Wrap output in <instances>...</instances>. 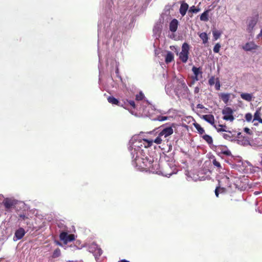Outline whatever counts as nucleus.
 Instances as JSON below:
<instances>
[{
    "label": "nucleus",
    "instance_id": "obj_5",
    "mask_svg": "<svg viewBox=\"0 0 262 262\" xmlns=\"http://www.w3.org/2000/svg\"><path fill=\"white\" fill-rule=\"evenodd\" d=\"M61 241L65 244L71 242L75 240V235L74 234H68L66 231H61L59 235Z\"/></svg>",
    "mask_w": 262,
    "mask_h": 262
},
{
    "label": "nucleus",
    "instance_id": "obj_40",
    "mask_svg": "<svg viewBox=\"0 0 262 262\" xmlns=\"http://www.w3.org/2000/svg\"><path fill=\"white\" fill-rule=\"evenodd\" d=\"M212 163H213V165L214 166H216V167H217V168H222L221 164L219 162L217 161L216 160V159H214L212 161Z\"/></svg>",
    "mask_w": 262,
    "mask_h": 262
},
{
    "label": "nucleus",
    "instance_id": "obj_8",
    "mask_svg": "<svg viewBox=\"0 0 262 262\" xmlns=\"http://www.w3.org/2000/svg\"><path fill=\"white\" fill-rule=\"evenodd\" d=\"M89 251L94 253L95 257L100 256L102 253V250L95 244H93L89 248Z\"/></svg>",
    "mask_w": 262,
    "mask_h": 262
},
{
    "label": "nucleus",
    "instance_id": "obj_28",
    "mask_svg": "<svg viewBox=\"0 0 262 262\" xmlns=\"http://www.w3.org/2000/svg\"><path fill=\"white\" fill-rule=\"evenodd\" d=\"M259 118H261L260 111V110H257L254 114L253 122L258 120Z\"/></svg>",
    "mask_w": 262,
    "mask_h": 262
},
{
    "label": "nucleus",
    "instance_id": "obj_42",
    "mask_svg": "<svg viewBox=\"0 0 262 262\" xmlns=\"http://www.w3.org/2000/svg\"><path fill=\"white\" fill-rule=\"evenodd\" d=\"M208 83L210 85H213L214 84H215L214 77L212 76L211 78H210V79L208 80Z\"/></svg>",
    "mask_w": 262,
    "mask_h": 262
},
{
    "label": "nucleus",
    "instance_id": "obj_46",
    "mask_svg": "<svg viewBox=\"0 0 262 262\" xmlns=\"http://www.w3.org/2000/svg\"><path fill=\"white\" fill-rule=\"evenodd\" d=\"M115 72H116V74L117 77H119L120 80H121L122 79L121 77L119 74V69H118V67L116 68Z\"/></svg>",
    "mask_w": 262,
    "mask_h": 262
},
{
    "label": "nucleus",
    "instance_id": "obj_55",
    "mask_svg": "<svg viewBox=\"0 0 262 262\" xmlns=\"http://www.w3.org/2000/svg\"><path fill=\"white\" fill-rule=\"evenodd\" d=\"M3 199V195H0V200H2Z\"/></svg>",
    "mask_w": 262,
    "mask_h": 262
},
{
    "label": "nucleus",
    "instance_id": "obj_9",
    "mask_svg": "<svg viewBox=\"0 0 262 262\" xmlns=\"http://www.w3.org/2000/svg\"><path fill=\"white\" fill-rule=\"evenodd\" d=\"M192 71L194 74V77H193V80L199 81L202 78V72L201 68L193 67L192 68Z\"/></svg>",
    "mask_w": 262,
    "mask_h": 262
},
{
    "label": "nucleus",
    "instance_id": "obj_32",
    "mask_svg": "<svg viewBox=\"0 0 262 262\" xmlns=\"http://www.w3.org/2000/svg\"><path fill=\"white\" fill-rule=\"evenodd\" d=\"M172 89V85H171V84H167L165 85V91L168 95L171 94Z\"/></svg>",
    "mask_w": 262,
    "mask_h": 262
},
{
    "label": "nucleus",
    "instance_id": "obj_13",
    "mask_svg": "<svg viewBox=\"0 0 262 262\" xmlns=\"http://www.w3.org/2000/svg\"><path fill=\"white\" fill-rule=\"evenodd\" d=\"M258 47V46L254 41H252L247 42L243 46V49L246 51H251L253 50L257 49Z\"/></svg>",
    "mask_w": 262,
    "mask_h": 262
},
{
    "label": "nucleus",
    "instance_id": "obj_25",
    "mask_svg": "<svg viewBox=\"0 0 262 262\" xmlns=\"http://www.w3.org/2000/svg\"><path fill=\"white\" fill-rule=\"evenodd\" d=\"M107 101L109 103L112 104H115L119 106H121L120 103L118 99L113 96H109L107 98Z\"/></svg>",
    "mask_w": 262,
    "mask_h": 262
},
{
    "label": "nucleus",
    "instance_id": "obj_36",
    "mask_svg": "<svg viewBox=\"0 0 262 262\" xmlns=\"http://www.w3.org/2000/svg\"><path fill=\"white\" fill-rule=\"evenodd\" d=\"M220 48L221 45L219 43H217L213 47V51L214 53H217L219 52Z\"/></svg>",
    "mask_w": 262,
    "mask_h": 262
},
{
    "label": "nucleus",
    "instance_id": "obj_57",
    "mask_svg": "<svg viewBox=\"0 0 262 262\" xmlns=\"http://www.w3.org/2000/svg\"><path fill=\"white\" fill-rule=\"evenodd\" d=\"M207 179H210V177H207Z\"/></svg>",
    "mask_w": 262,
    "mask_h": 262
},
{
    "label": "nucleus",
    "instance_id": "obj_26",
    "mask_svg": "<svg viewBox=\"0 0 262 262\" xmlns=\"http://www.w3.org/2000/svg\"><path fill=\"white\" fill-rule=\"evenodd\" d=\"M105 24H102L101 22L100 21L98 24V43L99 44L100 42V37L101 35V31L103 29L105 28Z\"/></svg>",
    "mask_w": 262,
    "mask_h": 262
},
{
    "label": "nucleus",
    "instance_id": "obj_37",
    "mask_svg": "<svg viewBox=\"0 0 262 262\" xmlns=\"http://www.w3.org/2000/svg\"><path fill=\"white\" fill-rule=\"evenodd\" d=\"M224 191L223 188H221L220 187H217L215 190V195L218 197L219 192L222 193Z\"/></svg>",
    "mask_w": 262,
    "mask_h": 262
},
{
    "label": "nucleus",
    "instance_id": "obj_14",
    "mask_svg": "<svg viewBox=\"0 0 262 262\" xmlns=\"http://www.w3.org/2000/svg\"><path fill=\"white\" fill-rule=\"evenodd\" d=\"M217 178L219 184H221L225 186H230L231 184L230 183L229 178L227 175H224L223 177L219 176Z\"/></svg>",
    "mask_w": 262,
    "mask_h": 262
},
{
    "label": "nucleus",
    "instance_id": "obj_41",
    "mask_svg": "<svg viewBox=\"0 0 262 262\" xmlns=\"http://www.w3.org/2000/svg\"><path fill=\"white\" fill-rule=\"evenodd\" d=\"M144 98V95L142 92L136 95V99L137 100H141Z\"/></svg>",
    "mask_w": 262,
    "mask_h": 262
},
{
    "label": "nucleus",
    "instance_id": "obj_56",
    "mask_svg": "<svg viewBox=\"0 0 262 262\" xmlns=\"http://www.w3.org/2000/svg\"><path fill=\"white\" fill-rule=\"evenodd\" d=\"M257 125H258V123H254V125L257 126Z\"/></svg>",
    "mask_w": 262,
    "mask_h": 262
},
{
    "label": "nucleus",
    "instance_id": "obj_15",
    "mask_svg": "<svg viewBox=\"0 0 262 262\" xmlns=\"http://www.w3.org/2000/svg\"><path fill=\"white\" fill-rule=\"evenodd\" d=\"M162 28V23L161 21L157 22L154 27L153 32L154 35L157 38L159 36Z\"/></svg>",
    "mask_w": 262,
    "mask_h": 262
},
{
    "label": "nucleus",
    "instance_id": "obj_21",
    "mask_svg": "<svg viewBox=\"0 0 262 262\" xmlns=\"http://www.w3.org/2000/svg\"><path fill=\"white\" fill-rule=\"evenodd\" d=\"M174 59V55L173 54L170 52L167 51L166 55L165 56V62L166 63H169L171 62L172 61H173Z\"/></svg>",
    "mask_w": 262,
    "mask_h": 262
},
{
    "label": "nucleus",
    "instance_id": "obj_10",
    "mask_svg": "<svg viewBox=\"0 0 262 262\" xmlns=\"http://www.w3.org/2000/svg\"><path fill=\"white\" fill-rule=\"evenodd\" d=\"M26 232L24 228H19L15 232L14 235L13 236V241H17L21 239L25 235Z\"/></svg>",
    "mask_w": 262,
    "mask_h": 262
},
{
    "label": "nucleus",
    "instance_id": "obj_45",
    "mask_svg": "<svg viewBox=\"0 0 262 262\" xmlns=\"http://www.w3.org/2000/svg\"><path fill=\"white\" fill-rule=\"evenodd\" d=\"M244 130L245 133H246L247 134H248L249 135H251V134H252L250 129L248 127L244 128Z\"/></svg>",
    "mask_w": 262,
    "mask_h": 262
},
{
    "label": "nucleus",
    "instance_id": "obj_19",
    "mask_svg": "<svg viewBox=\"0 0 262 262\" xmlns=\"http://www.w3.org/2000/svg\"><path fill=\"white\" fill-rule=\"evenodd\" d=\"M143 112L146 115L150 116V113L149 112L148 108L151 107V105L147 101H143L142 105Z\"/></svg>",
    "mask_w": 262,
    "mask_h": 262
},
{
    "label": "nucleus",
    "instance_id": "obj_4",
    "mask_svg": "<svg viewBox=\"0 0 262 262\" xmlns=\"http://www.w3.org/2000/svg\"><path fill=\"white\" fill-rule=\"evenodd\" d=\"M222 113L223 115V119L226 121H229L230 122H232L235 118L233 116L234 111L230 107L226 106L225 107L222 111Z\"/></svg>",
    "mask_w": 262,
    "mask_h": 262
},
{
    "label": "nucleus",
    "instance_id": "obj_3",
    "mask_svg": "<svg viewBox=\"0 0 262 262\" xmlns=\"http://www.w3.org/2000/svg\"><path fill=\"white\" fill-rule=\"evenodd\" d=\"M190 46L187 42H184L182 46V50L179 54V59L183 63H186L188 59Z\"/></svg>",
    "mask_w": 262,
    "mask_h": 262
},
{
    "label": "nucleus",
    "instance_id": "obj_54",
    "mask_svg": "<svg viewBox=\"0 0 262 262\" xmlns=\"http://www.w3.org/2000/svg\"><path fill=\"white\" fill-rule=\"evenodd\" d=\"M121 262H129V261H127V260H126L125 259H123V260H121Z\"/></svg>",
    "mask_w": 262,
    "mask_h": 262
},
{
    "label": "nucleus",
    "instance_id": "obj_51",
    "mask_svg": "<svg viewBox=\"0 0 262 262\" xmlns=\"http://www.w3.org/2000/svg\"><path fill=\"white\" fill-rule=\"evenodd\" d=\"M20 217L21 218H22L23 220H25V219L26 218L25 215H24V214H21V215H20Z\"/></svg>",
    "mask_w": 262,
    "mask_h": 262
},
{
    "label": "nucleus",
    "instance_id": "obj_43",
    "mask_svg": "<svg viewBox=\"0 0 262 262\" xmlns=\"http://www.w3.org/2000/svg\"><path fill=\"white\" fill-rule=\"evenodd\" d=\"M221 85L219 80L217 79L215 83V88L216 90H219L220 89Z\"/></svg>",
    "mask_w": 262,
    "mask_h": 262
},
{
    "label": "nucleus",
    "instance_id": "obj_33",
    "mask_svg": "<svg viewBox=\"0 0 262 262\" xmlns=\"http://www.w3.org/2000/svg\"><path fill=\"white\" fill-rule=\"evenodd\" d=\"M200 11V9L199 8H196L194 6H191L189 10V12H191V13H196L199 12Z\"/></svg>",
    "mask_w": 262,
    "mask_h": 262
},
{
    "label": "nucleus",
    "instance_id": "obj_18",
    "mask_svg": "<svg viewBox=\"0 0 262 262\" xmlns=\"http://www.w3.org/2000/svg\"><path fill=\"white\" fill-rule=\"evenodd\" d=\"M188 8L189 6L187 3L184 2L181 4L179 11L182 16H184L186 14Z\"/></svg>",
    "mask_w": 262,
    "mask_h": 262
},
{
    "label": "nucleus",
    "instance_id": "obj_30",
    "mask_svg": "<svg viewBox=\"0 0 262 262\" xmlns=\"http://www.w3.org/2000/svg\"><path fill=\"white\" fill-rule=\"evenodd\" d=\"M194 126L196 128V129L198 130V132L199 134H203L205 132V130L203 129V128H202L201 126V125L200 124H199L198 123H194Z\"/></svg>",
    "mask_w": 262,
    "mask_h": 262
},
{
    "label": "nucleus",
    "instance_id": "obj_50",
    "mask_svg": "<svg viewBox=\"0 0 262 262\" xmlns=\"http://www.w3.org/2000/svg\"><path fill=\"white\" fill-rule=\"evenodd\" d=\"M98 56H99V62H100V60H101V56H100V53L99 48H98Z\"/></svg>",
    "mask_w": 262,
    "mask_h": 262
},
{
    "label": "nucleus",
    "instance_id": "obj_23",
    "mask_svg": "<svg viewBox=\"0 0 262 262\" xmlns=\"http://www.w3.org/2000/svg\"><path fill=\"white\" fill-rule=\"evenodd\" d=\"M220 97L225 104H227L230 97V94L221 93L220 95Z\"/></svg>",
    "mask_w": 262,
    "mask_h": 262
},
{
    "label": "nucleus",
    "instance_id": "obj_27",
    "mask_svg": "<svg viewBox=\"0 0 262 262\" xmlns=\"http://www.w3.org/2000/svg\"><path fill=\"white\" fill-rule=\"evenodd\" d=\"M199 37L202 40L203 43L205 44L208 42V37L206 33L203 32L200 33Z\"/></svg>",
    "mask_w": 262,
    "mask_h": 262
},
{
    "label": "nucleus",
    "instance_id": "obj_7",
    "mask_svg": "<svg viewBox=\"0 0 262 262\" xmlns=\"http://www.w3.org/2000/svg\"><path fill=\"white\" fill-rule=\"evenodd\" d=\"M3 204L6 210L8 211L14 207L16 204V201L12 199L6 198L3 200Z\"/></svg>",
    "mask_w": 262,
    "mask_h": 262
},
{
    "label": "nucleus",
    "instance_id": "obj_20",
    "mask_svg": "<svg viewBox=\"0 0 262 262\" xmlns=\"http://www.w3.org/2000/svg\"><path fill=\"white\" fill-rule=\"evenodd\" d=\"M241 97L247 101L250 102L252 101L253 98V95L252 94L247 93H243L241 94Z\"/></svg>",
    "mask_w": 262,
    "mask_h": 262
},
{
    "label": "nucleus",
    "instance_id": "obj_52",
    "mask_svg": "<svg viewBox=\"0 0 262 262\" xmlns=\"http://www.w3.org/2000/svg\"><path fill=\"white\" fill-rule=\"evenodd\" d=\"M107 2L108 3V6H111V2H112L113 0H106Z\"/></svg>",
    "mask_w": 262,
    "mask_h": 262
},
{
    "label": "nucleus",
    "instance_id": "obj_44",
    "mask_svg": "<svg viewBox=\"0 0 262 262\" xmlns=\"http://www.w3.org/2000/svg\"><path fill=\"white\" fill-rule=\"evenodd\" d=\"M127 102L134 108H135V103L133 100H127Z\"/></svg>",
    "mask_w": 262,
    "mask_h": 262
},
{
    "label": "nucleus",
    "instance_id": "obj_22",
    "mask_svg": "<svg viewBox=\"0 0 262 262\" xmlns=\"http://www.w3.org/2000/svg\"><path fill=\"white\" fill-rule=\"evenodd\" d=\"M214 127L216 129L217 132H227V127L225 125L223 124H215Z\"/></svg>",
    "mask_w": 262,
    "mask_h": 262
},
{
    "label": "nucleus",
    "instance_id": "obj_49",
    "mask_svg": "<svg viewBox=\"0 0 262 262\" xmlns=\"http://www.w3.org/2000/svg\"><path fill=\"white\" fill-rule=\"evenodd\" d=\"M197 107L199 108H204V106L202 104H199L197 105Z\"/></svg>",
    "mask_w": 262,
    "mask_h": 262
},
{
    "label": "nucleus",
    "instance_id": "obj_38",
    "mask_svg": "<svg viewBox=\"0 0 262 262\" xmlns=\"http://www.w3.org/2000/svg\"><path fill=\"white\" fill-rule=\"evenodd\" d=\"M252 117H253L252 115L250 113H247L245 115V119L247 122L251 121L252 119Z\"/></svg>",
    "mask_w": 262,
    "mask_h": 262
},
{
    "label": "nucleus",
    "instance_id": "obj_48",
    "mask_svg": "<svg viewBox=\"0 0 262 262\" xmlns=\"http://www.w3.org/2000/svg\"><path fill=\"white\" fill-rule=\"evenodd\" d=\"M194 92L195 93H198L199 92V88L198 87H195Z\"/></svg>",
    "mask_w": 262,
    "mask_h": 262
},
{
    "label": "nucleus",
    "instance_id": "obj_17",
    "mask_svg": "<svg viewBox=\"0 0 262 262\" xmlns=\"http://www.w3.org/2000/svg\"><path fill=\"white\" fill-rule=\"evenodd\" d=\"M202 119L205 120L206 122L210 123L213 127L215 125L214 123V117L212 115H203L202 117Z\"/></svg>",
    "mask_w": 262,
    "mask_h": 262
},
{
    "label": "nucleus",
    "instance_id": "obj_29",
    "mask_svg": "<svg viewBox=\"0 0 262 262\" xmlns=\"http://www.w3.org/2000/svg\"><path fill=\"white\" fill-rule=\"evenodd\" d=\"M203 139L205 140L209 144H211L213 143L212 137L208 135H205L202 137Z\"/></svg>",
    "mask_w": 262,
    "mask_h": 262
},
{
    "label": "nucleus",
    "instance_id": "obj_53",
    "mask_svg": "<svg viewBox=\"0 0 262 262\" xmlns=\"http://www.w3.org/2000/svg\"><path fill=\"white\" fill-rule=\"evenodd\" d=\"M257 121L259 122V123L262 124V119H261V118H259Z\"/></svg>",
    "mask_w": 262,
    "mask_h": 262
},
{
    "label": "nucleus",
    "instance_id": "obj_24",
    "mask_svg": "<svg viewBox=\"0 0 262 262\" xmlns=\"http://www.w3.org/2000/svg\"><path fill=\"white\" fill-rule=\"evenodd\" d=\"M209 10H207L205 11L200 16V20L204 21H207L209 19Z\"/></svg>",
    "mask_w": 262,
    "mask_h": 262
},
{
    "label": "nucleus",
    "instance_id": "obj_1",
    "mask_svg": "<svg viewBox=\"0 0 262 262\" xmlns=\"http://www.w3.org/2000/svg\"><path fill=\"white\" fill-rule=\"evenodd\" d=\"M174 126L175 124L172 123L169 125H163L157 128L154 131L156 132V134L158 133V136L154 140L142 139L138 135L133 136L128 144V150L132 156L133 165L139 170L161 173L166 177L176 173L177 171L171 168L170 172H168L167 169L169 168L168 166L161 171L157 160H154L152 157L146 155L147 148L151 146L153 143L160 144L163 141V138H166L171 135L173 133Z\"/></svg>",
    "mask_w": 262,
    "mask_h": 262
},
{
    "label": "nucleus",
    "instance_id": "obj_12",
    "mask_svg": "<svg viewBox=\"0 0 262 262\" xmlns=\"http://www.w3.org/2000/svg\"><path fill=\"white\" fill-rule=\"evenodd\" d=\"M226 133H223L222 136V137L226 140L230 141H235L236 136L233 133H234V131H230L228 130L227 132H225Z\"/></svg>",
    "mask_w": 262,
    "mask_h": 262
},
{
    "label": "nucleus",
    "instance_id": "obj_34",
    "mask_svg": "<svg viewBox=\"0 0 262 262\" xmlns=\"http://www.w3.org/2000/svg\"><path fill=\"white\" fill-rule=\"evenodd\" d=\"M168 119V117L166 116H158L156 118L153 119L155 121H164L167 120Z\"/></svg>",
    "mask_w": 262,
    "mask_h": 262
},
{
    "label": "nucleus",
    "instance_id": "obj_16",
    "mask_svg": "<svg viewBox=\"0 0 262 262\" xmlns=\"http://www.w3.org/2000/svg\"><path fill=\"white\" fill-rule=\"evenodd\" d=\"M179 22L176 19H173L169 24V30L172 32H175L178 28Z\"/></svg>",
    "mask_w": 262,
    "mask_h": 262
},
{
    "label": "nucleus",
    "instance_id": "obj_31",
    "mask_svg": "<svg viewBox=\"0 0 262 262\" xmlns=\"http://www.w3.org/2000/svg\"><path fill=\"white\" fill-rule=\"evenodd\" d=\"M212 34H213V38L215 40H216L217 39H218L221 35V32L217 30L213 31Z\"/></svg>",
    "mask_w": 262,
    "mask_h": 262
},
{
    "label": "nucleus",
    "instance_id": "obj_58",
    "mask_svg": "<svg viewBox=\"0 0 262 262\" xmlns=\"http://www.w3.org/2000/svg\"><path fill=\"white\" fill-rule=\"evenodd\" d=\"M205 180V179H202V178L200 179V180Z\"/></svg>",
    "mask_w": 262,
    "mask_h": 262
},
{
    "label": "nucleus",
    "instance_id": "obj_6",
    "mask_svg": "<svg viewBox=\"0 0 262 262\" xmlns=\"http://www.w3.org/2000/svg\"><path fill=\"white\" fill-rule=\"evenodd\" d=\"M241 135V133L240 132L237 133L235 141L238 144L244 146L250 145V142L248 138L247 137H242Z\"/></svg>",
    "mask_w": 262,
    "mask_h": 262
},
{
    "label": "nucleus",
    "instance_id": "obj_47",
    "mask_svg": "<svg viewBox=\"0 0 262 262\" xmlns=\"http://www.w3.org/2000/svg\"><path fill=\"white\" fill-rule=\"evenodd\" d=\"M58 227L60 228H61L63 229V231H66L64 230V228H65V226L62 224H58Z\"/></svg>",
    "mask_w": 262,
    "mask_h": 262
},
{
    "label": "nucleus",
    "instance_id": "obj_35",
    "mask_svg": "<svg viewBox=\"0 0 262 262\" xmlns=\"http://www.w3.org/2000/svg\"><path fill=\"white\" fill-rule=\"evenodd\" d=\"M60 250L59 249L57 248V249H56L54 251L53 255H52V257L53 258H56V257H59L60 256Z\"/></svg>",
    "mask_w": 262,
    "mask_h": 262
},
{
    "label": "nucleus",
    "instance_id": "obj_59",
    "mask_svg": "<svg viewBox=\"0 0 262 262\" xmlns=\"http://www.w3.org/2000/svg\"><path fill=\"white\" fill-rule=\"evenodd\" d=\"M58 244L59 245H61V244H60L59 242H58Z\"/></svg>",
    "mask_w": 262,
    "mask_h": 262
},
{
    "label": "nucleus",
    "instance_id": "obj_11",
    "mask_svg": "<svg viewBox=\"0 0 262 262\" xmlns=\"http://www.w3.org/2000/svg\"><path fill=\"white\" fill-rule=\"evenodd\" d=\"M172 82L173 83H178V88H176L174 89V91L176 95H178L179 93V87L182 88L184 89H187V87L186 85L185 82L184 81L178 80L176 78H173L172 80Z\"/></svg>",
    "mask_w": 262,
    "mask_h": 262
},
{
    "label": "nucleus",
    "instance_id": "obj_2",
    "mask_svg": "<svg viewBox=\"0 0 262 262\" xmlns=\"http://www.w3.org/2000/svg\"><path fill=\"white\" fill-rule=\"evenodd\" d=\"M259 20V15L256 13H253L248 16L246 20V30L249 33H252Z\"/></svg>",
    "mask_w": 262,
    "mask_h": 262
},
{
    "label": "nucleus",
    "instance_id": "obj_39",
    "mask_svg": "<svg viewBox=\"0 0 262 262\" xmlns=\"http://www.w3.org/2000/svg\"><path fill=\"white\" fill-rule=\"evenodd\" d=\"M222 153L226 156H231V151L227 148L223 149L222 150Z\"/></svg>",
    "mask_w": 262,
    "mask_h": 262
}]
</instances>
